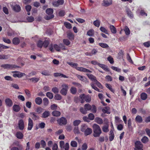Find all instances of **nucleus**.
<instances>
[{
	"label": "nucleus",
	"mask_w": 150,
	"mask_h": 150,
	"mask_svg": "<svg viewBox=\"0 0 150 150\" xmlns=\"http://www.w3.org/2000/svg\"><path fill=\"white\" fill-rule=\"evenodd\" d=\"M80 98L81 100V103H83L84 101L87 103L90 102L91 100V97L89 95H86L85 94H83L80 95Z\"/></svg>",
	"instance_id": "obj_4"
},
{
	"label": "nucleus",
	"mask_w": 150,
	"mask_h": 150,
	"mask_svg": "<svg viewBox=\"0 0 150 150\" xmlns=\"http://www.w3.org/2000/svg\"><path fill=\"white\" fill-rule=\"evenodd\" d=\"M18 126L20 130H23L24 128V124L23 120L22 119L20 120L18 122Z\"/></svg>",
	"instance_id": "obj_13"
},
{
	"label": "nucleus",
	"mask_w": 150,
	"mask_h": 150,
	"mask_svg": "<svg viewBox=\"0 0 150 150\" xmlns=\"http://www.w3.org/2000/svg\"><path fill=\"white\" fill-rule=\"evenodd\" d=\"M104 6H108L112 4V1L111 0H104Z\"/></svg>",
	"instance_id": "obj_23"
},
{
	"label": "nucleus",
	"mask_w": 150,
	"mask_h": 150,
	"mask_svg": "<svg viewBox=\"0 0 150 150\" xmlns=\"http://www.w3.org/2000/svg\"><path fill=\"white\" fill-rule=\"evenodd\" d=\"M20 42L19 39L18 38H14L12 40V42L14 45H18L19 44Z\"/></svg>",
	"instance_id": "obj_25"
},
{
	"label": "nucleus",
	"mask_w": 150,
	"mask_h": 150,
	"mask_svg": "<svg viewBox=\"0 0 150 150\" xmlns=\"http://www.w3.org/2000/svg\"><path fill=\"white\" fill-rule=\"evenodd\" d=\"M43 103L44 105L47 106L49 103L48 99L46 98H44L43 99Z\"/></svg>",
	"instance_id": "obj_43"
},
{
	"label": "nucleus",
	"mask_w": 150,
	"mask_h": 150,
	"mask_svg": "<svg viewBox=\"0 0 150 150\" xmlns=\"http://www.w3.org/2000/svg\"><path fill=\"white\" fill-rule=\"evenodd\" d=\"M46 13L48 14L45 17V18L47 20H49L54 17V15L53 14V10L51 8H47L46 10Z\"/></svg>",
	"instance_id": "obj_5"
},
{
	"label": "nucleus",
	"mask_w": 150,
	"mask_h": 150,
	"mask_svg": "<svg viewBox=\"0 0 150 150\" xmlns=\"http://www.w3.org/2000/svg\"><path fill=\"white\" fill-rule=\"evenodd\" d=\"M81 121L79 120H76L73 122V125L75 126H78L81 123Z\"/></svg>",
	"instance_id": "obj_57"
},
{
	"label": "nucleus",
	"mask_w": 150,
	"mask_h": 150,
	"mask_svg": "<svg viewBox=\"0 0 150 150\" xmlns=\"http://www.w3.org/2000/svg\"><path fill=\"white\" fill-rule=\"evenodd\" d=\"M49 112L48 111H46L43 113L42 117L44 118H47L49 116Z\"/></svg>",
	"instance_id": "obj_28"
},
{
	"label": "nucleus",
	"mask_w": 150,
	"mask_h": 150,
	"mask_svg": "<svg viewBox=\"0 0 150 150\" xmlns=\"http://www.w3.org/2000/svg\"><path fill=\"white\" fill-rule=\"evenodd\" d=\"M141 98L144 100L146 99L147 97V94L145 93H142L141 94Z\"/></svg>",
	"instance_id": "obj_38"
},
{
	"label": "nucleus",
	"mask_w": 150,
	"mask_h": 150,
	"mask_svg": "<svg viewBox=\"0 0 150 150\" xmlns=\"http://www.w3.org/2000/svg\"><path fill=\"white\" fill-rule=\"evenodd\" d=\"M38 46L40 48H41L43 45V42L41 40H39L37 43Z\"/></svg>",
	"instance_id": "obj_62"
},
{
	"label": "nucleus",
	"mask_w": 150,
	"mask_h": 150,
	"mask_svg": "<svg viewBox=\"0 0 150 150\" xmlns=\"http://www.w3.org/2000/svg\"><path fill=\"white\" fill-rule=\"evenodd\" d=\"M126 11L128 16L130 18H132L133 17V15L130 10L127 8L126 9Z\"/></svg>",
	"instance_id": "obj_19"
},
{
	"label": "nucleus",
	"mask_w": 150,
	"mask_h": 150,
	"mask_svg": "<svg viewBox=\"0 0 150 150\" xmlns=\"http://www.w3.org/2000/svg\"><path fill=\"white\" fill-rule=\"evenodd\" d=\"M88 146L86 143H84L82 145V150H86Z\"/></svg>",
	"instance_id": "obj_64"
},
{
	"label": "nucleus",
	"mask_w": 150,
	"mask_h": 150,
	"mask_svg": "<svg viewBox=\"0 0 150 150\" xmlns=\"http://www.w3.org/2000/svg\"><path fill=\"white\" fill-rule=\"evenodd\" d=\"M86 75L88 76L89 79L92 81H95L96 80V78L94 75L91 74H86Z\"/></svg>",
	"instance_id": "obj_20"
},
{
	"label": "nucleus",
	"mask_w": 150,
	"mask_h": 150,
	"mask_svg": "<svg viewBox=\"0 0 150 150\" xmlns=\"http://www.w3.org/2000/svg\"><path fill=\"white\" fill-rule=\"evenodd\" d=\"M67 63L71 66L72 67L75 68L77 70L84 72H92L90 70L82 67H77L78 64L74 63L72 62H67Z\"/></svg>",
	"instance_id": "obj_2"
},
{
	"label": "nucleus",
	"mask_w": 150,
	"mask_h": 150,
	"mask_svg": "<svg viewBox=\"0 0 150 150\" xmlns=\"http://www.w3.org/2000/svg\"><path fill=\"white\" fill-rule=\"evenodd\" d=\"M1 67L6 69H10L13 68H20V67L19 66H17L14 64H2Z\"/></svg>",
	"instance_id": "obj_8"
},
{
	"label": "nucleus",
	"mask_w": 150,
	"mask_h": 150,
	"mask_svg": "<svg viewBox=\"0 0 150 150\" xmlns=\"http://www.w3.org/2000/svg\"><path fill=\"white\" fill-rule=\"evenodd\" d=\"M87 128L86 125L84 124H82L81 126V130L82 132H84Z\"/></svg>",
	"instance_id": "obj_42"
},
{
	"label": "nucleus",
	"mask_w": 150,
	"mask_h": 150,
	"mask_svg": "<svg viewBox=\"0 0 150 150\" xmlns=\"http://www.w3.org/2000/svg\"><path fill=\"white\" fill-rule=\"evenodd\" d=\"M67 35L70 40H72L74 39V35L72 33L70 32H69L68 33Z\"/></svg>",
	"instance_id": "obj_40"
},
{
	"label": "nucleus",
	"mask_w": 150,
	"mask_h": 150,
	"mask_svg": "<svg viewBox=\"0 0 150 150\" xmlns=\"http://www.w3.org/2000/svg\"><path fill=\"white\" fill-rule=\"evenodd\" d=\"M135 144V148L134 150H143L142 149L143 145L139 141H136Z\"/></svg>",
	"instance_id": "obj_9"
},
{
	"label": "nucleus",
	"mask_w": 150,
	"mask_h": 150,
	"mask_svg": "<svg viewBox=\"0 0 150 150\" xmlns=\"http://www.w3.org/2000/svg\"><path fill=\"white\" fill-rule=\"evenodd\" d=\"M64 25L67 28L70 29L71 28H72L71 24L67 22H65L64 23Z\"/></svg>",
	"instance_id": "obj_49"
},
{
	"label": "nucleus",
	"mask_w": 150,
	"mask_h": 150,
	"mask_svg": "<svg viewBox=\"0 0 150 150\" xmlns=\"http://www.w3.org/2000/svg\"><path fill=\"white\" fill-rule=\"evenodd\" d=\"M11 6L12 9L15 12H18L21 10V8L20 6L18 4H16L14 5H11Z\"/></svg>",
	"instance_id": "obj_12"
},
{
	"label": "nucleus",
	"mask_w": 150,
	"mask_h": 150,
	"mask_svg": "<svg viewBox=\"0 0 150 150\" xmlns=\"http://www.w3.org/2000/svg\"><path fill=\"white\" fill-rule=\"evenodd\" d=\"M54 76L55 77H59L61 76V77H63L64 78H68V76L64 75V74L59 73H55L54 74Z\"/></svg>",
	"instance_id": "obj_18"
},
{
	"label": "nucleus",
	"mask_w": 150,
	"mask_h": 150,
	"mask_svg": "<svg viewBox=\"0 0 150 150\" xmlns=\"http://www.w3.org/2000/svg\"><path fill=\"white\" fill-rule=\"evenodd\" d=\"M141 141L143 143H145L148 141V138L147 137L144 136L142 138Z\"/></svg>",
	"instance_id": "obj_56"
},
{
	"label": "nucleus",
	"mask_w": 150,
	"mask_h": 150,
	"mask_svg": "<svg viewBox=\"0 0 150 150\" xmlns=\"http://www.w3.org/2000/svg\"><path fill=\"white\" fill-rule=\"evenodd\" d=\"M35 102L37 104L40 105L42 103V99L40 97H37L35 98Z\"/></svg>",
	"instance_id": "obj_33"
},
{
	"label": "nucleus",
	"mask_w": 150,
	"mask_h": 150,
	"mask_svg": "<svg viewBox=\"0 0 150 150\" xmlns=\"http://www.w3.org/2000/svg\"><path fill=\"white\" fill-rule=\"evenodd\" d=\"M91 86L95 90L99 92H102V91H100L98 89V88L96 86H95L94 83H91Z\"/></svg>",
	"instance_id": "obj_48"
},
{
	"label": "nucleus",
	"mask_w": 150,
	"mask_h": 150,
	"mask_svg": "<svg viewBox=\"0 0 150 150\" xmlns=\"http://www.w3.org/2000/svg\"><path fill=\"white\" fill-rule=\"evenodd\" d=\"M49 42L48 41L46 40L43 42V46L45 47H47L49 45Z\"/></svg>",
	"instance_id": "obj_63"
},
{
	"label": "nucleus",
	"mask_w": 150,
	"mask_h": 150,
	"mask_svg": "<svg viewBox=\"0 0 150 150\" xmlns=\"http://www.w3.org/2000/svg\"><path fill=\"white\" fill-rule=\"evenodd\" d=\"M6 105L9 107L13 105L12 100L9 98H7L5 100Z\"/></svg>",
	"instance_id": "obj_22"
},
{
	"label": "nucleus",
	"mask_w": 150,
	"mask_h": 150,
	"mask_svg": "<svg viewBox=\"0 0 150 150\" xmlns=\"http://www.w3.org/2000/svg\"><path fill=\"white\" fill-rule=\"evenodd\" d=\"M84 108H81L80 109V112L83 114H86L87 113V111L91 110L93 113H96L97 111V108L95 105H92L91 106L88 103L85 105Z\"/></svg>",
	"instance_id": "obj_1"
},
{
	"label": "nucleus",
	"mask_w": 150,
	"mask_h": 150,
	"mask_svg": "<svg viewBox=\"0 0 150 150\" xmlns=\"http://www.w3.org/2000/svg\"><path fill=\"white\" fill-rule=\"evenodd\" d=\"M100 30L101 32H103L106 34H108L107 30L104 27H101L100 28Z\"/></svg>",
	"instance_id": "obj_55"
},
{
	"label": "nucleus",
	"mask_w": 150,
	"mask_h": 150,
	"mask_svg": "<svg viewBox=\"0 0 150 150\" xmlns=\"http://www.w3.org/2000/svg\"><path fill=\"white\" fill-rule=\"evenodd\" d=\"M108 127V125L103 126L102 127L103 131L105 132H108L109 131Z\"/></svg>",
	"instance_id": "obj_30"
},
{
	"label": "nucleus",
	"mask_w": 150,
	"mask_h": 150,
	"mask_svg": "<svg viewBox=\"0 0 150 150\" xmlns=\"http://www.w3.org/2000/svg\"><path fill=\"white\" fill-rule=\"evenodd\" d=\"M135 120L137 122L141 123L142 122V119L141 116L137 115L136 117Z\"/></svg>",
	"instance_id": "obj_35"
},
{
	"label": "nucleus",
	"mask_w": 150,
	"mask_h": 150,
	"mask_svg": "<svg viewBox=\"0 0 150 150\" xmlns=\"http://www.w3.org/2000/svg\"><path fill=\"white\" fill-rule=\"evenodd\" d=\"M94 116L92 113H90L88 115V118L91 120H93L94 118Z\"/></svg>",
	"instance_id": "obj_61"
},
{
	"label": "nucleus",
	"mask_w": 150,
	"mask_h": 150,
	"mask_svg": "<svg viewBox=\"0 0 150 150\" xmlns=\"http://www.w3.org/2000/svg\"><path fill=\"white\" fill-rule=\"evenodd\" d=\"M16 137L20 139H22L23 136V133L20 132H18L16 134Z\"/></svg>",
	"instance_id": "obj_24"
},
{
	"label": "nucleus",
	"mask_w": 150,
	"mask_h": 150,
	"mask_svg": "<svg viewBox=\"0 0 150 150\" xmlns=\"http://www.w3.org/2000/svg\"><path fill=\"white\" fill-rule=\"evenodd\" d=\"M92 132V129L89 128H87V129L84 132V134L86 136L90 134Z\"/></svg>",
	"instance_id": "obj_21"
},
{
	"label": "nucleus",
	"mask_w": 150,
	"mask_h": 150,
	"mask_svg": "<svg viewBox=\"0 0 150 150\" xmlns=\"http://www.w3.org/2000/svg\"><path fill=\"white\" fill-rule=\"evenodd\" d=\"M25 75V73L19 71L18 73L13 74V76L14 77H17L19 78H20Z\"/></svg>",
	"instance_id": "obj_16"
},
{
	"label": "nucleus",
	"mask_w": 150,
	"mask_h": 150,
	"mask_svg": "<svg viewBox=\"0 0 150 150\" xmlns=\"http://www.w3.org/2000/svg\"><path fill=\"white\" fill-rule=\"evenodd\" d=\"M95 120L96 122L99 124H101L103 123V120L99 117H96Z\"/></svg>",
	"instance_id": "obj_29"
},
{
	"label": "nucleus",
	"mask_w": 150,
	"mask_h": 150,
	"mask_svg": "<svg viewBox=\"0 0 150 150\" xmlns=\"http://www.w3.org/2000/svg\"><path fill=\"white\" fill-rule=\"evenodd\" d=\"M93 136L95 137H99L102 133L100 126L96 124H94L93 126Z\"/></svg>",
	"instance_id": "obj_3"
},
{
	"label": "nucleus",
	"mask_w": 150,
	"mask_h": 150,
	"mask_svg": "<svg viewBox=\"0 0 150 150\" xmlns=\"http://www.w3.org/2000/svg\"><path fill=\"white\" fill-rule=\"evenodd\" d=\"M63 42L64 44L67 46L69 45L70 44V42L67 39H64Z\"/></svg>",
	"instance_id": "obj_51"
},
{
	"label": "nucleus",
	"mask_w": 150,
	"mask_h": 150,
	"mask_svg": "<svg viewBox=\"0 0 150 150\" xmlns=\"http://www.w3.org/2000/svg\"><path fill=\"white\" fill-rule=\"evenodd\" d=\"M46 95L50 99H52L53 97V94L50 92H47V93Z\"/></svg>",
	"instance_id": "obj_52"
},
{
	"label": "nucleus",
	"mask_w": 150,
	"mask_h": 150,
	"mask_svg": "<svg viewBox=\"0 0 150 150\" xmlns=\"http://www.w3.org/2000/svg\"><path fill=\"white\" fill-rule=\"evenodd\" d=\"M54 98L55 100H59L62 99L61 96L59 94H57L55 96Z\"/></svg>",
	"instance_id": "obj_60"
},
{
	"label": "nucleus",
	"mask_w": 150,
	"mask_h": 150,
	"mask_svg": "<svg viewBox=\"0 0 150 150\" xmlns=\"http://www.w3.org/2000/svg\"><path fill=\"white\" fill-rule=\"evenodd\" d=\"M77 77L81 81H83L86 83L88 82V80L84 76H83L80 75H77Z\"/></svg>",
	"instance_id": "obj_15"
},
{
	"label": "nucleus",
	"mask_w": 150,
	"mask_h": 150,
	"mask_svg": "<svg viewBox=\"0 0 150 150\" xmlns=\"http://www.w3.org/2000/svg\"><path fill=\"white\" fill-rule=\"evenodd\" d=\"M124 31L125 32L126 34L128 35L130 33V31L128 28L127 26H125V29H124Z\"/></svg>",
	"instance_id": "obj_47"
},
{
	"label": "nucleus",
	"mask_w": 150,
	"mask_h": 150,
	"mask_svg": "<svg viewBox=\"0 0 150 150\" xmlns=\"http://www.w3.org/2000/svg\"><path fill=\"white\" fill-rule=\"evenodd\" d=\"M100 23V21L96 20L93 22V24L96 26L98 27H99Z\"/></svg>",
	"instance_id": "obj_44"
},
{
	"label": "nucleus",
	"mask_w": 150,
	"mask_h": 150,
	"mask_svg": "<svg viewBox=\"0 0 150 150\" xmlns=\"http://www.w3.org/2000/svg\"><path fill=\"white\" fill-rule=\"evenodd\" d=\"M33 121L30 118L28 119V130H31L33 127Z\"/></svg>",
	"instance_id": "obj_14"
},
{
	"label": "nucleus",
	"mask_w": 150,
	"mask_h": 150,
	"mask_svg": "<svg viewBox=\"0 0 150 150\" xmlns=\"http://www.w3.org/2000/svg\"><path fill=\"white\" fill-rule=\"evenodd\" d=\"M87 34L90 36H92L94 34V30L93 29L89 30L87 32Z\"/></svg>",
	"instance_id": "obj_41"
},
{
	"label": "nucleus",
	"mask_w": 150,
	"mask_h": 150,
	"mask_svg": "<svg viewBox=\"0 0 150 150\" xmlns=\"http://www.w3.org/2000/svg\"><path fill=\"white\" fill-rule=\"evenodd\" d=\"M54 49L57 51H59L60 50V44L58 45L57 44H55L54 45Z\"/></svg>",
	"instance_id": "obj_54"
},
{
	"label": "nucleus",
	"mask_w": 150,
	"mask_h": 150,
	"mask_svg": "<svg viewBox=\"0 0 150 150\" xmlns=\"http://www.w3.org/2000/svg\"><path fill=\"white\" fill-rule=\"evenodd\" d=\"M102 111L104 113H107L108 114H110V108L108 106H105L102 109Z\"/></svg>",
	"instance_id": "obj_17"
},
{
	"label": "nucleus",
	"mask_w": 150,
	"mask_h": 150,
	"mask_svg": "<svg viewBox=\"0 0 150 150\" xmlns=\"http://www.w3.org/2000/svg\"><path fill=\"white\" fill-rule=\"evenodd\" d=\"M17 145L18 146V147L14 146L11 148V150H21L22 149V147L21 145H19L18 144Z\"/></svg>",
	"instance_id": "obj_32"
},
{
	"label": "nucleus",
	"mask_w": 150,
	"mask_h": 150,
	"mask_svg": "<svg viewBox=\"0 0 150 150\" xmlns=\"http://www.w3.org/2000/svg\"><path fill=\"white\" fill-rule=\"evenodd\" d=\"M76 88L74 87H72L71 89V91L73 94H75L76 92Z\"/></svg>",
	"instance_id": "obj_59"
},
{
	"label": "nucleus",
	"mask_w": 150,
	"mask_h": 150,
	"mask_svg": "<svg viewBox=\"0 0 150 150\" xmlns=\"http://www.w3.org/2000/svg\"><path fill=\"white\" fill-rule=\"evenodd\" d=\"M41 73L43 75L46 76H49L50 75V73L49 71L47 70H44L41 72Z\"/></svg>",
	"instance_id": "obj_31"
},
{
	"label": "nucleus",
	"mask_w": 150,
	"mask_h": 150,
	"mask_svg": "<svg viewBox=\"0 0 150 150\" xmlns=\"http://www.w3.org/2000/svg\"><path fill=\"white\" fill-rule=\"evenodd\" d=\"M52 114L54 116L58 117L60 115L61 113L59 111H54L52 112Z\"/></svg>",
	"instance_id": "obj_34"
},
{
	"label": "nucleus",
	"mask_w": 150,
	"mask_h": 150,
	"mask_svg": "<svg viewBox=\"0 0 150 150\" xmlns=\"http://www.w3.org/2000/svg\"><path fill=\"white\" fill-rule=\"evenodd\" d=\"M98 65L105 70L108 71V69L107 66L103 64L99 63L98 64Z\"/></svg>",
	"instance_id": "obj_36"
},
{
	"label": "nucleus",
	"mask_w": 150,
	"mask_h": 150,
	"mask_svg": "<svg viewBox=\"0 0 150 150\" xmlns=\"http://www.w3.org/2000/svg\"><path fill=\"white\" fill-rule=\"evenodd\" d=\"M30 114L31 115V117L34 120H36L39 118L37 116L34 112H31L30 113Z\"/></svg>",
	"instance_id": "obj_27"
},
{
	"label": "nucleus",
	"mask_w": 150,
	"mask_h": 150,
	"mask_svg": "<svg viewBox=\"0 0 150 150\" xmlns=\"http://www.w3.org/2000/svg\"><path fill=\"white\" fill-rule=\"evenodd\" d=\"M13 110L15 112H17L20 110V108L18 105H14L13 107Z\"/></svg>",
	"instance_id": "obj_37"
},
{
	"label": "nucleus",
	"mask_w": 150,
	"mask_h": 150,
	"mask_svg": "<svg viewBox=\"0 0 150 150\" xmlns=\"http://www.w3.org/2000/svg\"><path fill=\"white\" fill-rule=\"evenodd\" d=\"M106 87L108 88L112 92H114V90L112 88V86L109 84L106 83L105 84Z\"/></svg>",
	"instance_id": "obj_45"
},
{
	"label": "nucleus",
	"mask_w": 150,
	"mask_h": 150,
	"mask_svg": "<svg viewBox=\"0 0 150 150\" xmlns=\"http://www.w3.org/2000/svg\"><path fill=\"white\" fill-rule=\"evenodd\" d=\"M71 145L73 147H76L77 144L75 141H72L71 142Z\"/></svg>",
	"instance_id": "obj_58"
},
{
	"label": "nucleus",
	"mask_w": 150,
	"mask_h": 150,
	"mask_svg": "<svg viewBox=\"0 0 150 150\" xmlns=\"http://www.w3.org/2000/svg\"><path fill=\"white\" fill-rule=\"evenodd\" d=\"M58 123L60 125H65L67 123V120L64 117H62L57 120Z\"/></svg>",
	"instance_id": "obj_11"
},
{
	"label": "nucleus",
	"mask_w": 150,
	"mask_h": 150,
	"mask_svg": "<svg viewBox=\"0 0 150 150\" xmlns=\"http://www.w3.org/2000/svg\"><path fill=\"white\" fill-rule=\"evenodd\" d=\"M98 45L100 46L103 48L107 49L109 47V46L106 43H99Z\"/></svg>",
	"instance_id": "obj_39"
},
{
	"label": "nucleus",
	"mask_w": 150,
	"mask_h": 150,
	"mask_svg": "<svg viewBox=\"0 0 150 150\" xmlns=\"http://www.w3.org/2000/svg\"><path fill=\"white\" fill-rule=\"evenodd\" d=\"M59 146L61 149H64L65 150H69V144L66 143L65 144L64 142L63 141H61L59 142Z\"/></svg>",
	"instance_id": "obj_7"
},
{
	"label": "nucleus",
	"mask_w": 150,
	"mask_h": 150,
	"mask_svg": "<svg viewBox=\"0 0 150 150\" xmlns=\"http://www.w3.org/2000/svg\"><path fill=\"white\" fill-rule=\"evenodd\" d=\"M64 3V0H58L54 1L52 2L53 6L54 7H57L60 5H62Z\"/></svg>",
	"instance_id": "obj_10"
},
{
	"label": "nucleus",
	"mask_w": 150,
	"mask_h": 150,
	"mask_svg": "<svg viewBox=\"0 0 150 150\" xmlns=\"http://www.w3.org/2000/svg\"><path fill=\"white\" fill-rule=\"evenodd\" d=\"M69 87L67 84L64 83L61 85V89L60 93L63 95L66 96Z\"/></svg>",
	"instance_id": "obj_6"
},
{
	"label": "nucleus",
	"mask_w": 150,
	"mask_h": 150,
	"mask_svg": "<svg viewBox=\"0 0 150 150\" xmlns=\"http://www.w3.org/2000/svg\"><path fill=\"white\" fill-rule=\"evenodd\" d=\"M9 57V55H4L3 54H0V59H8Z\"/></svg>",
	"instance_id": "obj_50"
},
{
	"label": "nucleus",
	"mask_w": 150,
	"mask_h": 150,
	"mask_svg": "<svg viewBox=\"0 0 150 150\" xmlns=\"http://www.w3.org/2000/svg\"><path fill=\"white\" fill-rule=\"evenodd\" d=\"M110 28L112 33L115 34L116 33L117 30L116 28L113 25H110Z\"/></svg>",
	"instance_id": "obj_26"
},
{
	"label": "nucleus",
	"mask_w": 150,
	"mask_h": 150,
	"mask_svg": "<svg viewBox=\"0 0 150 150\" xmlns=\"http://www.w3.org/2000/svg\"><path fill=\"white\" fill-rule=\"evenodd\" d=\"M52 92L55 94L58 93L59 92L58 88L56 87H53L52 88Z\"/></svg>",
	"instance_id": "obj_46"
},
{
	"label": "nucleus",
	"mask_w": 150,
	"mask_h": 150,
	"mask_svg": "<svg viewBox=\"0 0 150 150\" xmlns=\"http://www.w3.org/2000/svg\"><path fill=\"white\" fill-rule=\"evenodd\" d=\"M29 80L32 82L36 83L39 80V79L38 78L33 77L30 79Z\"/></svg>",
	"instance_id": "obj_53"
}]
</instances>
